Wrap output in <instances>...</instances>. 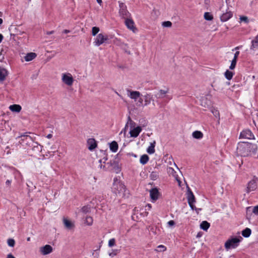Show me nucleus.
Masks as SVG:
<instances>
[{"label": "nucleus", "mask_w": 258, "mask_h": 258, "mask_svg": "<svg viewBox=\"0 0 258 258\" xmlns=\"http://www.w3.org/2000/svg\"><path fill=\"white\" fill-rule=\"evenodd\" d=\"M8 244L10 247H14L15 244V241L14 239L9 238L8 240Z\"/></svg>", "instance_id": "obj_39"}, {"label": "nucleus", "mask_w": 258, "mask_h": 258, "mask_svg": "<svg viewBox=\"0 0 258 258\" xmlns=\"http://www.w3.org/2000/svg\"><path fill=\"white\" fill-rule=\"evenodd\" d=\"M233 75V73L228 70L225 72V77L228 80H230L232 78Z\"/></svg>", "instance_id": "obj_32"}, {"label": "nucleus", "mask_w": 258, "mask_h": 258, "mask_svg": "<svg viewBox=\"0 0 258 258\" xmlns=\"http://www.w3.org/2000/svg\"><path fill=\"white\" fill-rule=\"evenodd\" d=\"M125 20L124 23L127 28L132 30L133 32H135L137 29L135 26V23L131 17H127L126 18L124 19Z\"/></svg>", "instance_id": "obj_9"}, {"label": "nucleus", "mask_w": 258, "mask_h": 258, "mask_svg": "<svg viewBox=\"0 0 258 258\" xmlns=\"http://www.w3.org/2000/svg\"><path fill=\"white\" fill-rule=\"evenodd\" d=\"M113 187L118 190L119 194L124 193L126 190L125 186L122 182H119L118 183H113Z\"/></svg>", "instance_id": "obj_15"}, {"label": "nucleus", "mask_w": 258, "mask_h": 258, "mask_svg": "<svg viewBox=\"0 0 258 258\" xmlns=\"http://www.w3.org/2000/svg\"><path fill=\"white\" fill-rule=\"evenodd\" d=\"M158 177V175L156 172L153 171L150 174V178L152 180H155Z\"/></svg>", "instance_id": "obj_41"}, {"label": "nucleus", "mask_w": 258, "mask_h": 258, "mask_svg": "<svg viewBox=\"0 0 258 258\" xmlns=\"http://www.w3.org/2000/svg\"><path fill=\"white\" fill-rule=\"evenodd\" d=\"M160 192L157 187H154L150 189V196L152 201H156L158 200Z\"/></svg>", "instance_id": "obj_12"}, {"label": "nucleus", "mask_w": 258, "mask_h": 258, "mask_svg": "<svg viewBox=\"0 0 258 258\" xmlns=\"http://www.w3.org/2000/svg\"><path fill=\"white\" fill-rule=\"evenodd\" d=\"M213 114L217 118L219 119L220 118V113H219V111L218 110L216 109H212L211 110Z\"/></svg>", "instance_id": "obj_37"}, {"label": "nucleus", "mask_w": 258, "mask_h": 258, "mask_svg": "<svg viewBox=\"0 0 258 258\" xmlns=\"http://www.w3.org/2000/svg\"><path fill=\"white\" fill-rule=\"evenodd\" d=\"M15 36V34H11V39H14Z\"/></svg>", "instance_id": "obj_60"}, {"label": "nucleus", "mask_w": 258, "mask_h": 258, "mask_svg": "<svg viewBox=\"0 0 258 258\" xmlns=\"http://www.w3.org/2000/svg\"><path fill=\"white\" fill-rule=\"evenodd\" d=\"M46 137H47L48 139H51V138L52 137V134H48V135L46 136Z\"/></svg>", "instance_id": "obj_57"}, {"label": "nucleus", "mask_w": 258, "mask_h": 258, "mask_svg": "<svg viewBox=\"0 0 258 258\" xmlns=\"http://www.w3.org/2000/svg\"><path fill=\"white\" fill-rule=\"evenodd\" d=\"M187 199L188 205L191 210H197V208L194 205V203L196 202V198L195 197L191 190L190 188L187 186Z\"/></svg>", "instance_id": "obj_4"}, {"label": "nucleus", "mask_w": 258, "mask_h": 258, "mask_svg": "<svg viewBox=\"0 0 258 258\" xmlns=\"http://www.w3.org/2000/svg\"><path fill=\"white\" fill-rule=\"evenodd\" d=\"M8 75V71L6 69L0 68V82H3L5 80L6 77Z\"/></svg>", "instance_id": "obj_19"}, {"label": "nucleus", "mask_w": 258, "mask_h": 258, "mask_svg": "<svg viewBox=\"0 0 258 258\" xmlns=\"http://www.w3.org/2000/svg\"><path fill=\"white\" fill-rule=\"evenodd\" d=\"M40 251L43 255L49 254L52 251V247L48 244H46L44 246L40 247Z\"/></svg>", "instance_id": "obj_13"}, {"label": "nucleus", "mask_w": 258, "mask_h": 258, "mask_svg": "<svg viewBox=\"0 0 258 258\" xmlns=\"http://www.w3.org/2000/svg\"><path fill=\"white\" fill-rule=\"evenodd\" d=\"M28 134V133L27 132L21 134L16 138L18 141V143L25 148L27 147L30 148L34 141L33 138L29 136ZM29 134H30V133H29Z\"/></svg>", "instance_id": "obj_2"}, {"label": "nucleus", "mask_w": 258, "mask_h": 258, "mask_svg": "<svg viewBox=\"0 0 258 258\" xmlns=\"http://www.w3.org/2000/svg\"><path fill=\"white\" fill-rule=\"evenodd\" d=\"M119 16L122 18L125 19L127 17H131V15L127 10V7L125 4L119 2Z\"/></svg>", "instance_id": "obj_5"}, {"label": "nucleus", "mask_w": 258, "mask_h": 258, "mask_svg": "<svg viewBox=\"0 0 258 258\" xmlns=\"http://www.w3.org/2000/svg\"><path fill=\"white\" fill-rule=\"evenodd\" d=\"M3 36L2 34H0V43L2 41L3 39Z\"/></svg>", "instance_id": "obj_58"}, {"label": "nucleus", "mask_w": 258, "mask_h": 258, "mask_svg": "<svg viewBox=\"0 0 258 258\" xmlns=\"http://www.w3.org/2000/svg\"><path fill=\"white\" fill-rule=\"evenodd\" d=\"M108 39V38L107 35L104 36L103 34L100 33L97 35L94 43L95 45L99 46Z\"/></svg>", "instance_id": "obj_8"}, {"label": "nucleus", "mask_w": 258, "mask_h": 258, "mask_svg": "<svg viewBox=\"0 0 258 258\" xmlns=\"http://www.w3.org/2000/svg\"><path fill=\"white\" fill-rule=\"evenodd\" d=\"M100 29L99 27H93L92 29V35L95 36L99 31Z\"/></svg>", "instance_id": "obj_38"}, {"label": "nucleus", "mask_w": 258, "mask_h": 258, "mask_svg": "<svg viewBox=\"0 0 258 258\" xmlns=\"http://www.w3.org/2000/svg\"><path fill=\"white\" fill-rule=\"evenodd\" d=\"M257 149V145L248 142L238 143L236 149L238 155L243 157H247L252 153H255Z\"/></svg>", "instance_id": "obj_1"}, {"label": "nucleus", "mask_w": 258, "mask_h": 258, "mask_svg": "<svg viewBox=\"0 0 258 258\" xmlns=\"http://www.w3.org/2000/svg\"><path fill=\"white\" fill-rule=\"evenodd\" d=\"M117 251H118V250L117 249H114V250H112V252L110 253L109 254V255L111 256H113L115 255H116L117 253Z\"/></svg>", "instance_id": "obj_48"}, {"label": "nucleus", "mask_w": 258, "mask_h": 258, "mask_svg": "<svg viewBox=\"0 0 258 258\" xmlns=\"http://www.w3.org/2000/svg\"><path fill=\"white\" fill-rule=\"evenodd\" d=\"M210 224L206 221H203L200 224L201 229L207 231L210 227Z\"/></svg>", "instance_id": "obj_28"}, {"label": "nucleus", "mask_w": 258, "mask_h": 258, "mask_svg": "<svg viewBox=\"0 0 258 258\" xmlns=\"http://www.w3.org/2000/svg\"><path fill=\"white\" fill-rule=\"evenodd\" d=\"M119 155L120 152L115 156L114 159L110 160V162L107 163L112 167V169L116 173H118L120 171V168L119 166L118 161L116 160Z\"/></svg>", "instance_id": "obj_6"}, {"label": "nucleus", "mask_w": 258, "mask_h": 258, "mask_svg": "<svg viewBox=\"0 0 258 258\" xmlns=\"http://www.w3.org/2000/svg\"><path fill=\"white\" fill-rule=\"evenodd\" d=\"M115 245V239L114 238L110 239L108 241V246L112 247Z\"/></svg>", "instance_id": "obj_42"}, {"label": "nucleus", "mask_w": 258, "mask_h": 258, "mask_svg": "<svg viewBox=\"0 0 258 258\" xmlns=\"http://www.w3.org/2000/svg\"><path fill=\"white\" fill-rule=\"evenodd\" d=\"M53 32H54V31H51L47 32V34H48V35H50V34H53Z\"/></svg>", "instance_id": "obj_61"}, {"label": "nucleus", "mask_w": 258, "mask_h": 258, "mask_svg": "<svg viewBox=\"0 0 258 258\" xmlns=\"http://www.w3.org/2000/svg\"><path fill=\"white\" fill-rule=\"evenodd\" d=\"M149 160V156L147 154H144L141 156L140 162L142 164L145 165L148 162Z\"/></svg>", "instance_id": "obj_29"}, {"label": "nucleus", "mask_w": 258, "mask_h": 258, "mask_svg": "<svg viewBox=\"0 0 258 258\" xmlns=\"http://www.w3.org/2000/svg\"><path fill=\"white\" fill-rule=\"evenodd\" d=\"M32 150L36 152H40L41 151L42 146L39 144L37 142H33L31 146L30 147Z\"/></svg>", "instance_id": "obj_18"}, {"label": "nucleus", "mask_w": 258, "mask_h": 258, "mask_svg": "<svg viewBox=\"0 0 258 258\" xmlns=\"http://www.w3.org/2000/svg\"><path fill=\"white\" fill-rule=\"evenodd\" d=\"M102 153L105 155V156L102 159V160H104L103 163H105V161L107 160V156L105 151H102Z\"/></svg>", "instance_id": "obj_51"}, {"label": "nucleus", "mask_w": 258, "mask_h": 258, "mask_svg": "<svg viewBox=\"0 0 258 258\" xmlns=\"http://www.w3.org/2000/svg\"><path fill=\"white\" fill-rule=\"evenodd\" d=\"M96 1L100 6L101 5L102 3V0H96Z\"/></svg>", "instance_id": "obj_59"}, {"label": "nucleus", "mask_w": 258, "mask_h": 258, "mask_svg": "<svg viewBox=\"0 0 258 258\" xmlns=\"http://www.w3.org/2000/svg\"><path fill=\"white\" fill-rule=\"evenodd\" d=\"M241 47V46H237V47H236L234 48V49H235V50H238V49H240Z\"/></svg>", "instance_id": "obj_62"}, {"label": "nucleus", "mask_w": 258, "mask_h": 258, "mask_svg": "<svg viewBox=\"0 0 258 258\" xmlns=\"http://www.w3.org/2000/svg\"><path fill=\"white\" fill-rule=\"evenodd\" d=\"M81 211L84 214H87L88 213L90 212L91 206L89 205L83 206L81 209Z\"/></svg>", "instance_id": "obj_33"}, {"label": "nucleus", "mask_w": 258, "mask_h": 258, "mask_svg": "<svg viewBox=\"0 0 258 258\" xmlns=\"http://www.w3.org/2000/svg\"><path fill=\"white\" fill-rule=\"evenodd\" d=\"M93 222V218L91 216H87L86 218L85 222V223L91 226L92 225Z\"/></svg>", "instance_id": "obj_35"}, {"label": "nucleus", "mask_w": 258, "mask_h": 258, "mask_svg": "<svg viewBox=\"0 0 258 258\" xmlns=\"http://www.w3.org/2000/svg\"><path fill=\"white\" fill-rule=\"evenodd\" d=\"M118 144L116 141H112L109 144L110 150L113 152H116L118 150Z\"/></svg>", "instance_id": "obj_26"}, {"label": "nucleus", "mask_w": 258, "mask_h": 258, "mask_svg": "<svg viewBox=\"0 0 258 258\" xmlns=\"http://www.w3.org/2000/svg\"><path fill=\"white\" fill-rule=\"evenodd\" d=\"M239 138L247 139H254V136L249 130H245L242 131L240 134Z\"/></svg>", "instance_id": "obj_11"}, {"label": "nucleus", "mask_w": 258, "mask_h": 258, "mask_svg": "<svg viewBox=\"0 0 258 258\" xmlns=\"http://www.w3.org/2000/svg\"><path fill=\"white\" fill-rule=\"evenodd\" d=\"M130 94L129 95V97L135 100H136L139 97H140L141 94L139 91H129Z\"/></svg>", "instance_id": "obj_20"}, {"label": "nucleus", "mask_w": 258, "mask_h": 258, "mask_svg": "<svg viewBox=\"0 0 258 258\" xmlns=\"http://www.w3.org/2000/svg\"><path fill=\"white\" fill-rule=\"evenodd\" d=\"M3 20L2 18H0V25L3 23Z\"/></svg>", "instance_id": "obj_64"}, {"label": "nucleus", "mask_w": 258, "mask_h": 258, "mask_svg": "<svg viewBox=\"0 0 258 258\" xmlns=\"http://www.w3.org/2000/svg\"><path fill=\"white\" fill-rule=\"evenodd\" d=\"M240 19L241 21H244L246 23H248V22H249L248 18L246 16H241V17H240Z\"/></svg>", "instance_id": "obj_46"}, {"label": "nucleus", "mask_w": 258, "mask_h": 258, "mask_svg": "<svg viewBox=\"0 0 258 258\" xmlns=\"http://www.w3.org/2000/svg\"><path fill=\"white\" fill-rule=\"evenodd\" d=\"M166 248L165 246H164L163 245H160L157 247V249L156 250L158 251L161 252V251H164L165 250H166Z\"/></svg>", "instance_id": "obj_44"}, {"label": "nucleus", "mask_w": 258, "mask_h": 258, "mask_svg": "<svg viewBox=\"0 0 258 258\" xmlns=\"http://www.w3.org/2000/svg\"><path fill=\"white\" fill-rule=\"evenodd\" d=\"M146 207H148V210H150L151 208H152V206L151 204H148L147 205H146Z\"/></svg>", "instance_id": "obj_55"}, {"label": "nucleus", "mask_w": 258, "mask_h": 258, "mask_svg": "<svg viewBox=\"0 0 258 258\" xmlns=\"http://www.w3.org/2000/svg\"><path fill=\"white\" fill-rule=\"evenodd\" d=\"M63 224L65 227L68 229H72L75 227V225L71 221L67 220V219H63Z\"/></svg>", "instance_id": "obj_22"}, {"label": "nucleus", "mask_w": 258, "mask_h": 258, "mask_svg": "<svg viewBox=\"0 0 258 258\" xmlns=\"http://www.w3.org/2000/svg\"><path fill=\"white\" fill-rule=\"evenodd\" d=\"M237 60H236L235 59H233L232 60L231 64L229 67V69L230 70H233L235 69L236 65V63H237Z\"/></svg>", "instance_id": "obj_40"}, {"label": "nucleus", "mask_w": 258, "mask_h": 258, "mask_svg": "<svg viewBox=\"0 0 258 258\" xmlns=\"http://www.w3.org/2000/svg\"><path fill=\"white\" fill-rule=\"evenodd\" d=\"M258 178L255 176L253 177L252 179L249 181L247 184L246 192L249 193L250 191H254L257 188V182Z\"/></svg>", "instance_id": "obj_7"}, {"label": "nucleus", "mask_w": 258, "mask_h": 258, "mask_svg": "<svg viewBox=\"0 0 258 258\" xmlns=\"http://www.w3.org/2000/svg\"><path fill=\"white\" fill-rule=\"evenodd\" d=\"M169 89H167L166 90H160L159 92L155 95L157 98H163L166 96V94L168 92Z\"/></svg>", "instance_id": "obj_21"}, {"label": "nucleus", "mask_w": 258, "mask_h": 258, "mask_svg": "<svg viewBox=\"0 0 258 258\" xmlns=\"http://www.w3.org/2000/svg\"><path fill=\"white\" fill-rule=\"evenodd\" d=\"M142 127L141 126H138L134 127L133 129L131 130L130 132V136L133 138H137L142 131Z\"/></svg>", "instance_id": "obj_14"}, {"label": "nucleus", "mask_w": 258, "mask_h": 258, "mask_svg": "<svg viewBox=\"0 0 258 258\" xmlns=\"http://www.w3.org/2000/svg\"><path fill=\"white\" fill-rule=\"evenodd\" d=\"M192 136L195 139H201L203 138V134L201 131H196L192 133Z\"/></svg>", "instance_id": "obj_30"}, {"label": "nucleus", "mask_w": 258, "mask_h": 258, "mask_svg": "<svg viewBox=\"0 0 258 258\" xmlns=\"http://www.w3.org/2000/svg\"><path fill=\"white\" fill-rule=\"evenodd\" d=\"M156 145L155 141H154L153 143L150 144V145L148 147L147 149V152L149 154H152L155 153V147Z\"/></svg>", "instance_id": "obj_25"}, {"label": "nucleus", "mask_w": 258, "mask_h": 258, "mask_svg": "<svg viewBox=\"0 0 258 258\" xmlns=\"http://www.w3.org/2000/svg\"><path fill=\"white\" fill-rule=\"evenodd\" d=\"M11 182H12V180H9V179H8L6 181V184L7 186H10L11 185Z\"/></svg>", "instance_id": "obj_53"}, {"label": "nucleus", "mask_w": 258, "mask_h": 258, "mask_svg": "<svg viewBox=\"0 0 258 258\" xmlns=\"http://www.w3.org/2000/svg\"><path fill=\"white\" fill-rule=\"evenodd\" d=\"M252 212L255 215H258V205L253 208Z\"/></svg>", "instance_id": "obj_47"}, {"label": "nucleus", "mask_w": 258, "mask_h": 258, "mask_svg": "<svg viewBox=\"0 0 258 258\" xmlns=\"http://www.w3.org/2000/svg\"><path fill=\"white\" fill-rule=\"evenodd\" d=\"M233 16L232 12L229 11L225 13H223L220 16V19L222 22H226L230 19Z\"/></svg>", "instance_id": "obj_17"}, {"label": "nucleus", "mask_w": 258, "mask_h": 258, "mask_svg": "<svg viewBox=\"0 0 258 258\" xmlns=\"http://www.w3.org/2000/svg\"><path fill=\"white\" fill-rule=\"evenodd\" d=\"M175 222L173 220H170L167 222L169 227H172L175 225Z\"/></svg>", "instance_id": "obj_49"}, {"label": "nucleus", "mask_w": 258, "mask_h": 258, "mask_svg": "<svg viewBox=\"0 0 258 258\" xmlns=\"http://www.w3.org/2000/svg\"><path fill=\"white\" fill-rule=\"evenodd\" d=\"M242 240L241 236L231 237L225 243V247L227 250L236 248L239 244L240 242Z\"/></svg>", "instance_id": "obj_3"}, {"label": "nucleus", "mask_w": 258, "mask_h": 258, "mask_svg": "<svg viewBox=\"0 0 258 258\" xmlns=\"http://www.w3.org/2000/svg\"><path fill=\"white\" fill-rule=\"evenodd\" d=\"M204 17L205 19L207 21H211L213 19V15L209 12H205Z\"/></svg>", "instance_id": "obj_34"}, {"label": "nucleus", "mask_w": 258, "mask_h": 258, "mask_svg": "<svg viewBox=\"0 0 258 258\" xmlns=\"http://www.w3.org/2000/svg\"><path fill=\"white\" fill-rule=\"evenodd\" d=\"M251 233V230L249 228H246L242 231V235L245 238L249 237Z\"/></svg>", "instance_id": "obj_27"}, {"label": "nucleus", "mask_w": 258, "mask_h": 258, "mask_svg": "<svg viewBox=\"0 0 258 258\" xmlns=\"http://www.w3.org/2000/svg\"><path fill=\"white\" fill-rule=\"evenodd\" d=\"M9 109L12 112H20L22 107L20 105L13 104L10 106Z\"/></svg>", "instance_id": "obj_23"}, {"label": "nucleus", "mask_w": 258, "mask_h": 258, "mask_svg": "<svg viewBox=\"0 0 258 258\" xmlns=\"http://www.w3.org/2000/svg\"><path fill=\"white\" fill-rule=\"evenodd\" d=\"M120 46H121V47L122 48V49L125 51V52H126V53H127L128 54H131V52L127 50V48H128V46H127V44L122 43L121 44Z\"/></svg>", "instance_id": "obj_36"}, {"label": "nucleus", "mask_w": 258, "mask_h": 258, "mask_svg": "<svg viewBox=\"0 0 258 258\" xmlns=\"http://www.w3.org/2000/svg\"><path fill=\"white\" fill-rule=\"evenodd\" d=\"M145 98V105H147L151 103L152 99V95L151 94H147L144 96Z\"/></svg>", "instance_id": "obj_31"}, {"label": "nucleus", "mask_w": 258, "mask_h": 258, "mask_svg": "<svg viewBox=\"0 0 258 258\" xmlns=\"http://www.w3.org/2000/svg\"><path fill=\"white\" fill-rule=\"evenodd\" d=\"M87 144L88 145V149L90 151L95 149L97 146L95 140L93 138H90L87 140Z\"/></svg>", "instance_id": "obj_16"}, {"label": "nucleus", "mask_w": 258, "mask_h": 258, "mask_svg": "<svg viewBox=\"0 0 258 258\" xmlns=\"http://www.w3.org/2000/svg\"><path fill=\"white\" fill-rule=\"evenodd\" d=\"M7 258H15V257L12 253H9L8 254Z\"/></svg>", "instance_id": "obj_54"}, {"label": "nucleus", "mask_w": 258, "mask_h": 258, "mask_svg": "<svg viewBox=\"0 0 258 258\" xmlns=\"http://www.w3.org/2000/svg\"><path fill=\"white\" fill-rule=\"evenodd\" d=\"M139 122L143 127L146 126L147 125V121L145 119L142 118L139 120Z\"/></svg>", "instance_id": "obj_45"}, {"label": "nucleus", "mask_w": 258, "mask_h": 258, "mask_svg": "<svg viewBox=\"0 0 258 258\" xmlns=\"http://www.w3.org/2000/svg\"><path fill=\"white\" fill-rule=\"evenodd\" d=\"M62 80L64 84L68 86L72 85L74 82V79L70 73L63 74L62 77Z\"/></svg>", "instance_id": "obj_10"}, {"label": "nucleus", "mask_w": 258, "mask_h": 258, "mask_svg": "<svg viewBox=\"0 0 258 258\" xmlns=\"http://www.w3.org/2000/svg\"><path fill=\"white\" fill-rule=\"evenodd\" d=\"M239 54V51H236V52L234 53V57L233 59L237 60V58L238 57Z\"/></svg>", "instance_id": "obj_52"}, {"label": "nucleus", "mask_w": 258, "mask_h": 258, "mask_svg": "<svg viewBox=\"0 0 258 258\" xmlns=\"http://www.w3.org/2000/svg\"><path fill=\"white\" fill-rule=\"evenodd\" d=\"M70 30H67V29H65V30H64L63 31V33H66V34H67V33H70Z\"/></svg>", "instance_id": "obj_56"}, {"label": "nucleus", "mask_w": 258, "mask_h": 258, "mask_svg": "<svg viewBox=\"0 0 258 258\" xmlns=\"http://www.w3.org/2000/svg\"><path fill=\"white\" fill-rule=\"evenodd\" d=\"M131 155L134 156V157L136 158L137 157V155H136V154H134V153H132L131 154Z\"/></svg>", "instance_id": "obj_63"}, {"label": "nucleus", "mask_w": 258, "mask_h": 258, "mask_svg": "<svg viewBox=\"0 0 258 258\" xmlns=\"http://www.w3.org/2000/svg\"><path fill=\"white\" fill-rule=\"evenodd\" d=\"M162 26L164 27H170L172 26V23L170 21H164L162 23Z\"/></svg>", "instance_id": "obj_43"}, {"label": "nucleus", "mask_w": 258, "mask_h": 258, "mask_svg": "<svg viewBox=\"0 0 258 258\" xmlns=\"http://www.w3.org/2000/svg\"><path fill=\"white\" fill-rule=\"evenodd\" d=\"M36 56L37 55L35 53L30 52L26 54V55L24 57V58L26 61H30L34 59Z\"/></svg>", "instance_id": "obj_24"}, {"label": "nucleus", "mask_w": 258, "mask_h": 258, "mask_svg": "<svg viewBox=\"0 0 258 258\" xmlns=\"http://www.w3.org/2000/svg\"><path fill=\"white\" fill-rule=\"evenodd\" d=\"M127 119H128V121H130V125L131 126L135 124V122L132 120V119L130 116H128Z\"/></svg>", "instance_id": "obj_50"}]
</instances>
